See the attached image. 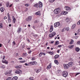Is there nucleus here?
Listing matches in <instances>:
<instances>
[{
	"mask_svg": "<svg viewBox=\"0 0 80 80\" xmlns=\"http://www.w3.org/2000/svg\"><path fill=\"white\" fill-rule=\"evenodd\" d=\"M62 75L64 77H67L68 76V72L67 71L63 72Z\"/></svg>",
	"mask_w": 80,
	"mask_h": 80,
	"instance_id": "obj_1",
	"label": "nucleus"
},
{
	"mask_svg": "<svg viewBox=\"0 0 80 80\" xmlns=\"http://www.w3.org/2000/svg\"><path fill=\"white\" fill-rule=\"evenodd\" d=\"M37 63V62L34 61L33 62H31L28 63V65H36Z\"/></svg>",
	"mask_w": 80,
	"mask_h": 80,
	"instance_id": "obj_2",
	"label": "nucleus"
},
{
	"mask_svg": "<svg viewBox=\"0 0 80 80\" xmlns=\"http://www.w3.org/2000/svg\"><path fill=\"white\" fill-rule=\"evenodd\" d=\"M32 17L31 16H29L26 19V20L27 21H28V22H30V21H31V20H32Z\"/></svg>",
	"mask_w": 80,
	"mask_h": 80,
	"instance_id": "obj_3",
	"label": "nucleus"
},
{
	"mask_svg": "<svg viewBox=\"0 0 80 80\" xmlns=\"http://www.w3.org/2000/svg\"><path fill=\"white\" fill-rule=\"evenodd\" d=\"M55 34H56V33H55V32H53L52 33V34L49 35L50 38H52V37H53V36H54L55 35Z\"/></svg>",
	"mask_w": 80,
	"mask_h": 80,
	"instance_id": "obj_4",
	"label": "nucleus"
},
{
	"mask_svg": "<svg viewBox=\"0 0 80 80\" xmlns=\"http://www.w3.org/2000/svg\"><path fill=\"white\" fill-rule=\"evenodd\" d=\"M64 67L65 68H69V67H70L69 66V65H68V64H64Z\"/></svg>",
	"mask_w": 80,
	"mask_h": 80,
	"instance_id": "obj_5",
	"label": "nucleus"
},
{
	"mask_svg": "<svg viewBox=\"0 0 80 80\" xmlns=\"http://www.w3.org/2000/svg\"><path fill=\"white\" fill-rule=\"evenodd\" d=\"M65 8H66V10L68 11V12H70L71 10V8L69 7L68 6H65Z\"/></svg>",
	"mask_w": 80,
	"mask_h": 80,
	"instance_id": "obj_6",
	"label": "nucleus"
},
{
	"mask_svg": "<svg viewBox=\"0 0 80 80\" xmlns=\"http://www.w3.org/2000/svg\"><path fill=\"white\" fill-rule=\"evenodd\" d=\"M60 23L59 22H57L54 24L55 27H57L60 25Z\"/></svg>",
	"mask_w": 80,
	"mask_h": 80,
	"instance_id": "obj_7",
	"label": "nucleus"
},
{
	"mask_svg": "<svg viewBox=\"0 0 80 80\" xmlns=\"http://www.w3.org/2000/svg\"><path fill=\"white\" fill-rule=\"evenodd\" d=\"M42 6L43 5L42 4V3L41 2H39V7L40 8H42Z\"/></svg>",
	"mask_w": 80,
	"mask_h": 80,
	"instance_id": "obj_8",
	"label": "nucleus"
},
{
	"mask_svg": "<svg viewBox=\"0 0 80 80\" xmlns=\"http://www.w3.org/2000/svg\"><path fill=\"white\" fill-rule=\"evenodd\" d=\"M68 65L69 67H72V66H73V62H69L68 63Z\"/></svg>",
	"mask_w": 80,
	"mask_h": 80,
	"instance_id": "obj_9",
	"label": "nucleus"
},
{
	"mask_svg": "<svg viewBox=\"0 0 80 80\" xmlns=\"http://www.w3.org/2000/svg\"><path fill=\"white\" fill-rule=\"evenodd\" d=\"M3 60H2V63H5L6 62V60H5L4 59H5V56L3 55Z\"/></svg>",
	"mask_w": 80,
	"mask_h": 80,
	"instance_id": "obj_10",
	"label": "nucleus"
},
{
	"mask_svg": "<svg viewBox=\"0 0 80 80\" xmlns=\"http://www.w3.org/2000/svg\"><path fill=\"white\" fill-rule=\"evenodd\" d=\"M52 65V63H50L48 66L47 67V68L48 70H50V68H51V66Z\"/></svg>",
	"mask_w": 80,
	"mask_h": 80,
	"instance_id": "obj_11",
	"label": "nucleus"
},
{
	"mask_svg": "<svg viewBox=\"0 0 80 80\" xmlns=\"http://www.w3.org/2000/svg\"><path fill=\"white\" fill-rule=\"evenodd\" d=\"M20 71L21 72V70H16L15 73H16V74H19V73H20Z\"/></svg>",
	"mask_w": 80,
	"mask_h": 80,
	"instance_id": "obj_12",
	"label": "nucleus"
},
{
	"mask_svg": "<svg viewBox=\"0 0 80 80\" xmlns=\"http://www.w3.org/2000/svg\"><path fill=\"white\" fill-rule=\"evenodd\" d=\"M21 30H22V28H19L17 32L18 33H19L21 32Z\"/></svg>",
	"mask_w": 80,
	"mask_h": 80,
	"instance_id": "obj_13",
	"label": "nucleus"
},
{
	"mask_svg": "<svg viewBox=\"0 0 80 80\" xmlns=\"http://www.w3.org/2000/svg\"><path fill=\"white\" fill-rule=\"evenodd\" d=\"M35 15H41V13L40 11L38 12L35 13Z\"/></svg>",
	"mask_w": 80,
	"mask_h": 80,
	"instance_id": "obj_14",
	"label": "nucleus"
},
{
	"mask_svg": "<svg viewBox=\"0 0 80 80\" xmlns=\"http://www.w3.org/2000/svg\"><path fill=\"white\" fill-rule=\"evenodd\" d=\"M12 18L13 19V23H15V22H16V19L15 18V17L13 16H12Z\"/></svg>",
	"mask_w": 80,
	"mask_h": 80,
	"instance_id": "obj_15",
	"label": "nucleus"
},
{
	"mask_svg": "<svg viewBox=\"0 0 80 80\" xmlns=\"http://www.w3.org/2000/svg\"><path fill=\"white\" fill-rule=\"evenodd\" d=\"M75 50L76 51V52H79V51H80V48L78 47H76L75 48Z\"/></svg>",
	"mask_w": 80,
	"mask_h": 80,
	"instance_id": "obj_16",
	"label": "nucleus"
},
{
	"mask_svg": "<svg viewBox=\"0 0 80 80\" xmlns=\"http://www.w3.org/2000/svg\"><path fill=\"white\" fill-rule=\"evenodd\" d=\"M59 57H60V56L59 55H56L54 56V59H56L57 58H58Z\"/></svg>",
	"mask_w": 80,
	"mask_h": 80,
	"instance_id": "obj_17",
	"label": "nucleus"
},
{
	"mask_svg": "<svg viewBox=\"0 0 80 80\" xmlns=\"http://www.w3.org/2000/svg\"><path fill=\"white\" fill-rule=\"evenodd\" d=\"M53 26L51 25V26L50 32H52V31H53Z\"/></svg>",
	"mask_w": 80,
	"mask_h": 80,
	"instance_id": "obj_18",
	"label": "nucleus"
},
{
	"mask_svg": "<svg viewBox=\"0 0 80 80\" xmlns=\"http://www.w3.org/2000/svg\"><path fill=\"white\" fill-rule=\"evenodd\" d=\"M54 63H55V64H56V65H58L59 64L58 62V60H54Z\"/></svg>",
	"mask_w": 80,
	"mask_h": 80,
	"instance_id": "obj_19",
	"label": "nucleus"
},
{
	"mask_svg": "<svg viewBox=\"0 0 80 80\" xmlns=\"http://www.w3.org/2000/svg\"><path fill=\"white\" fill-rule=\"evenodd\" d=\"M18 79V77L17 76L14 77L12 78V80H17Z\"/></svg>",
	"mask_w": 80,
	"mask_h": 80,
	"instance_id": "obj_20",
	"label": "nucleus"
},
{
	"mask_svg": "<svg viewBox=\"0 0 80 80\" xmlns=\"http://www.w3.org/2000/svg\"><path fill=\"white\" fill-rule=\"evenodd\" d=\"M48 53H49L50 54V55H52L54 53V52H48Z\"/></svg>",
	"mask_w": 80,
	"mask_h": 80,
	"instance_id": "obj_21",
	"label": "nucleus"
},
{
	"mask_svg": "<svg viewBox=\"0 0 80 80\" xmlns=\"http://www.w3.org/2000/svg\"><path fill=\"white\" fill-rule=\"evenodd\" d=\"M61 72H62L61 70H58L56 72V73H57L58 74H60V73H61Z\"/></svg>",
	"mask_w": 80,
	"mask_h": 80,
	"instance_id": "obj_22",
	"label": "nucleus"
},
{
	"mask_svg": "<svg viewBox=\"0 0 80 80\" xmlns=\"http://www.w3.org/2000/svg\"><path fill=\"white\" fill-rule=\"evenodd\" d=\"M54 14H57L58 13H59L58 12L56 9H55L54 10Z\"/></svg>",
	"mask_w": 80,
	"mask_h": 80,
	"instance_id": "obj_23",
	"label": "nucleus"
},
{
	"mask_svg": "<svg viewBox=\"0 0 80 80\" xmlns=\"http://www.w3.org/2000/svg\"><path fill=\"white\" fill-rule=\"evenodd\" d=\"M56 10L58 11V13H60V9H59V8H57Z\"/></svg>",
	"mask_w": 80,
	"mask_h": 80,
	"instance_id": "obj_24",
	"label": "nucleus"
},
{
	"mask_svg": "<svg viewBox=\"0 0 80 80\" xmlns=\"http://www.w3.org/2000/svg\"><path fill=\"white\" fill-rule=\"evenodd\" d=\"M41 71V70L40 69H39L36 70V73H38L39 72H40Z\"/></svg>",
	"mask_w": 80,
	"mask_h": 80,
	"instance_id": "obj_25",
	"label": "nucleus"
},
{
	"mask_svg": "<svg viewBox=\"0 0 80 80\" xmlns=\"http://www.w3.org/2000/svg\"><path fill=\"white\" fill-rule=\"evenodd\" d=\"M74 47V45H70L68 46V48H73Z\"/></svg>",
	"mask_w": 80,
	"mask_h": 80,
	"instance_id": "obj_26",
	"label": "nucleus"
},
{
	"mask_svg": "<svg viewBox=\"0 0 80 80\" xmlns=\"http://www.w3.org/2000/svg\"><path fill=\"white\" fill-rule=\"evenodd\" d=\"M4 10L5 9L3 8H1L0 9V11H1V12H3L4 11Z\"/></svg>",
	"mask_w": 80,
	"mask_h": 80,
	"instance_id": "obj_27",
	"label": "nucleus"
},
{
	"mask_svg": "<svg viewBox=\"0 0 80 80\" xmlns=\"http://www.w3.org/2000/svg\"><path fill=\"white\" fill-rule=\"evenodd\" d=\"M74 42L73 40L72 39L71 42L69 43L70 45H72V44Z\"/></svg>",
	"mask_w": 80,
	"mask_h": 80,
	"instance_id": "obj_28",
	"label": "nucleus"
},
{
	"mask_svg": "<svg viewBox=\"0 0 80 80\" xmlns=\"http://www.w3.org/2000/svg\"><path fill=\"white\" fill-rule=\"evenodd\" d=\"M34 7H36V8H38V4H36L34 5Z\"/></svg>",
	"mask_w": 80,
	"mask_h": 80,
	"instance_id": "obj_29",
	"label": "nucleus"
},
{
	"mask_svg": "<svg viewBox=\"0 0 80 80\" xmlns=\"http://www.w3.org/2000/svg\"><path fill=\"white\" fill-rule=\"evenodd\" d=\"M43 52L40 53V54H39V57H42V55H43Z\"/></svg>",
	"mask_w": 80,
	"mask_h": 80,
	"instance_id": "obj_30",
	"label": "nucleus"
},
{
	"mask_svg": "<svg viewBox=\"0 0 80 80\" xmlns=\"http://www.w3.org/2000/svg\"><path fill=\"white\" fill-rule=\"evenodd\" d=\"M68 13V12L64 11L63 12H62L63 15H66Z\"/></svg>",
	"mask_w": 80,
	"mask_h": 80,
	"instance_id": "obj_31",
	"label": "nucleus"
},
{
	"mask_svg": "<svg viewBox=\"0 0 80 80\" xmlns=\"http://www.w3.org/2000/svg\"><path fill=\"white\" fill-rule=\"evenodd\" d=\"M8 23H11V19H10V18H8Z\"/></svg>",
	"mask_w": 80,
	"mask_h": 80,
	"instance_id": "obj_32",
	"label": "nucleus"
},
{
	"mask_svg": "<svg viewBox=\"0 0 80 80\" xmlns=\"http://www.w3.org/2000/svg\"><path fill=\"white\" fill-rule=\"evenodd\" d=\"M75 26H76V25L75 24H74L72 26V29H73L74 28H75Z\"/></svg>",
	"mask_w": 80,
	"mask_h": 80,
	"instance_id": "obj_33",
	"label": "nucleus"
},
{
	"mask_svg": "<svg viewBox=\"0 0 80 80\" xmlns=\"http://www.w3.org/2000/svg\"><path fill=\"white\" fill-rule=\"evenodd\" d=\"M66 20L67 22H69V21H70V19L68 18H67L66 19Z\"/></svg>",
	"mask_w": 80,
	"mask_h": 80,
	"instance_id": "obj_34",
	"label": "nucleus"
},
{
	"mask_svg": "<svg viewBox=\"0 0 80 80\" xmlns=\"http://www.w3.org/2000/svg\"><path fill=\"white\" fill-rule=\"evenodd\" d=\"M6 5L7 7L9 6V2H7L6 3Z\"/></svg>",
	"mask_w": 80,
	"mask_h": 80,
	"instance_id": "obj_35",
	"label": "nucleus"
},
{
	"mask_svg": "<svg viewBox=\"0 0 80 80\" xmlns=\"http://www.w3.org/2000/svg\"><path fill=\"white\" fill-rule=\"evenodd\" d=\"M49 1L51 3H52V2H53L55 1V0H49Z\"/></svg>",
	"mask_w": 80,
	"mask_h": 80,
	"instance_id": "obj_36",
	"label": "nucleus"
},
{
	"mask_svg": "<svg viewBox=\"0 0 80 80\" xmlns=\"http://www.w3.org/2000/svg\"><path fill=\"white\" fill-rule=\"evenodd\" d=\"M66 30H67V31H69V30H70V29L69 28H67L65 29Z\"/></svg>",
	"mask_w": 80,
	"mask_h": 80,
	"instance_id": "obj_37",
	"label": "nucleus"
},
{
	"mask_svg": "<svg viewBox=\"0 0 80 80\" xmlns=\"http://www.w3.org/2000/svg\"><path fill=\"white\" fill-rule=\"evenodd\" d=\"M6 80H12V78H8Z\"/></svg>",
	"mask_w": 80,
	"mask_h": 80,
	"instance_id": "obj_38",
	"label": "nucleus"
},
{
	"mask_svg": "<svg viewBox=\"0 0 80 80\" xmlns=\"http://www.w3.org/2000/svg\"><path fill=\"white\" fill-rule=\"evenodd\" d=\"M77 45H80V41H78L77 43Z\"/></svg>",
	"mask_w": 80,
	"mask_h": 80,
	"instance_id": "obj_39",
	"label": "nucleus"
},
{
	"mask_svg": "<svg viewBox=\"0 0 80 80\" xmlns=\"http://www.w3.org/2000/svg\"><path fill=\"white\" fill-rule=\"evenodd\" d=\"M79 74H80V72L77 73H76V75H75V76L76 77V76H77V75H79Z\"/></svg>",
	"mask_w": 80,
	"mask_h": 80,
	"instance_id": "obj_40",
	"label": "nucleus"
},
{
	"mask_svg": "<svg viewBox=\"0 0 80 80\" xmlns=\"http://www.w3.org/2000/svg\"><path fill=\"white\" fill-rule=\"evenodd\" d=\"M8 18H10V15L8 14Z\"/></svg>",
	"mask_w": 80,
	"mask_h": 80,
	"instance_id": "obj_41",
	"label": "nucleus"
},
{
	"mask_svg": "<svg viewBox=\"0 0 80 80\" xmlns=\"http://www.w3.org/2000/svg\"><path fill=\"white\" fill-rule=\"evenodd\" d=\"M12 43H13V45H16V43H15V41H14L12 42Z\"/></svg>",
	"mask_w": 80,
	"mask_h": 80,
	"instance_id": "obj_42",
	"label": "nucleus"
},
{
	"mask_svg": "<svg viewBox=\"0 0 80 80\" xmlns=\"http://www.w3.org/2000/svg\"><path fill=\"white\" fill-rule=\"evenodd\" d=\"M0 28H2V27H3V26H2V23H0Z\"/></svg>",
	"mask_w": 80,
	"mask_h": 80,
	"instance_id": "obj_43",
	"label": "nucleus"
},
{
	"mask_svg": "<svg viewBox=\"0 0 80 80\" xmlns=\"http://www.w3.org/2000/svg\"><path fill=\"white\" fill-rule=\"evenodd\" d=\"M5 75H8V71H7L5 73Z\"/></svg>",
	"mask_w": 80,
	"mask_h": 80,
	"instance_id": "obj_44",
	"label": "nucleus"
},
{
	"mask_svg": "<svg viewBox=\"0 0 80 80\" xmlns=\"http://www.w3.org/2000/svg\"><path fill=\"white\" fill-rule=\"evenodd\" d=\"M2 67L3 69L5 68V66L4 65H3L2 66Z\"/></svg>",
	"mask_w": 80,
	"mask_h": 80,
	"instance_id": "obj_45",
	"label": "nucleus"
},
{
	"mask_svg": "<svg viewBox=\"0 0 80 80\" xmlns=\"http://www.w3.org/2000/svg\"><path fill=\"white\" fill-rule=\"evenodd\" d=\"M3 4V2H0V6H2Z\"/></svg>",
	"mask_w": 80,
	"mask_h": 80,
	"instance_id": "obj_46",
	"label": "nucleus"
},
{
	"mask_svg": "<svg viewBox=\"0 0 80 80\" xmlns=\"http://www.w3.org/2000/svg\"><path fill=\"white\" fill-rule=\"evenodd\" d=\"M25 6H26V7H29V5L28 4H25Z\"/></svg>",
	"mask_w": 80,
	"mask_h": 80,
	"instance_id": "obj_47",
	"label": "nucleus"
},
{
	"mask_svg": "<svg viewBox=\"0 0 80 80\" xmlns=\"http://www.w3.org/2000/svg\"><path fill=\"white\" fill-rule=\"evenodd\" d=\"M78 25H80V21H79L77 23Z\"/></svg>",
	"mask_w": 80,
	"mask_h": 80,
	"instance_id": "obj_48",
	"label": "nucleus"
},
{
	"mask_svg": "<svg viewBox=\"0 0 80 80\" xmlns=\"http://www.w3.org/2000/svg\"><path fill=\"white\" fill-rule=\"evenodd\" d=\"M35 58H32V60L33 61V60H35Z\"/></svg>",
	"mask_w": 80,
	"mask_h": 80,
	"instance_id": "obj_49",
	"label": "nucleus"
},
{
	"mask_svg": "<svg viewBox=\"0 0 80 80\" xmlns=\"http://www.w3.org/2000/svg\"><path fill=\"white\" fill-rule=\"evenodd\" d=\"M22 58H18V60H22Z\"/></svg>",
	"mask_w": 80,
	"mask_h": 80,
	"instance_id": "obj_50",
	"label": "nucleus"
},
{
	"mask_svg": "<svg viewBox=\"0 0 80 80\" xmlns=\"http://www.w3.org/2000/svg\"><path fill=\"white\" fill-rule=\"evenodd\" d=\"M21 68V66H18V69L20 68Z\"/></svg>",
	"mask_w": 80,
	"mask_h": 80,
	"instance_id": "obj_51",
	"label": "nucleus"
},
{
	"mask_svg": "<svg viewBox=\"0 0 80 80\" xmlns=\"http://www.w3.org/2000/svg\"><path fill=\"white\" fill-rule=\"evenodd\" d=\"M25 61H20V62L21 63H25Z\"/></svg>",
	"mask_w": 80,
	"mask_h": 80,
	"instance_id": "obj_52",
	"label": "nucleus"
},
{
	"mask_svg": "<svg viewBox=\"0 0 80 80\" xmlns=\"http://www.w3.org/2000/svg\"><path fill=\"white\" fill-rule=\"evenodd\" d=\"M8 74H10L11 73V71H8Z\"/></svg>",
	"mask_w": 80,
	"mask_h": 80,
	"instance_id": "obj_53",
	"label": "nucleus"
},
{
	"mask_svg": "<svg viewBox=\"0 0 80 80\" xmlns=\"http://www.w3.org/2000/svg\"><path fill=\"white\" fill-rule=\"evenodd\" d=\"M25 65H26V66H28V64L26 63L24 64Z\"/></svg>",
	"mask_w": 80,
	"mask_h": 80,
	"instance_id": "obj_54",
	"label": "nucleus"
},
{
	"mask_svg": "<svg viewBox=\"0 0 80 80\" xmlns=\"http://www.w3.org/2000/svg\"><path fill=\"white\" fill-rule=\"evenodd\" d=\"M61 47H62V45H58V47L59 48Z\"/></svg>",
	"mask_w": 80,
	"mask_h": 80,
	"instance_id": "obj_55",
	"label": "nucleus"
},
{
	"mask_svg": "<svg viewBox=\"0 0 80 80\" xmlns=\"http://www.w3.org/2000/svg\"><path fill=\"white\" fill-rule=\"evenodd\" d=\"M58 42H56V45H58Z\"/></svg>",
	"mask_w": 80,
	"mask_h": 80,
	"instance_id": "obj_56",
	"label": "nucleus"
},
{
	"mask_svg": "<svg viewBox=\"0 0 80 80\" xmlns=\"http://www.w3.org/2000/svg\"><path fill=\"white\" fill-rule=\"evenodd\" d=\"M80 29H78V31L77 33H78V34H79V32H80Z\"/></svg>",
	"mask_w": 80,
	"mask_h": 80,
	"instance_id": "obj_57",
	"label": "nucleus"
},
{
	"mask_svg": "<svg viewBox=\"0 0 80 80\" xmlns=\"http://www.w3.org/2000/svg\"><path fill=\"white\" fill-rule=\"evenodd\" d=\"M7 17H5L4 18V20H5V19H7Z\"/></svg>",
	"mask_w": 80,
	"mask_h": 80,
	"instance_id": "obj_58",
	"label": "nucleus"
},
{
	"mask_svg": "<svg viewBox=\"0 0 80 80\" xmlns=\"http://www.w3.org/2000/svg\"><path fill=\"white\" fill-rule=\"evenodd\" d=\"M15 68H17V69H18V66H16L15 67Z\"/></svg>",
	"mask_w": 80,
	"mask_h": 80,
	"instance_id": "obj_59",
	"label": "nucleus"
},
{
	"mask_svg": "<svg viewBox=\"0 0 80 80\" xmlns=\"http://www.w3.org/2000/svg\"><path fill=\"white\" fill-rule=\"evenodd\" d=\"M62 32H64V29H63L62 30Z\"/></svg>",
	"mask_w": 80,
	"mask_h": 80,
	"instance_id": "obj_60",
	"label": "nucleus"
},
{
	"mask_svg": "<svg viewBox=\"0 0 80 80\" xmlns=\"http://www.w3.org/2000/svg\"><path fill=\"white\" fill-rule=\"evenodd\" d=\"M12 4L10 5H9V7H12Z\"/></svg>",
	"mask_w": 80,
	"mask_h": 80,
	"instance_id": "obj_61",
	"label": "nucleus"
},
{
	"mask_svg": "<svg viewBox=\"0 0 80 80\" xmlns=\"http://www.w3.org/2000/svg\"><path fill=\"white\" fill-rule=\"evenodd\" d=\"M27 11H28V8H26V9L25 10V12H27Z\"/></svg>",
	"mask_w": 80,
	"mask_h": 80,
	"instance_id": "obj_62",
	"label": "nucleus"
},
{
	"mask_svg": "<svg viewBox=\"0 0 80 80\" xmlns=\"http://www.w3.org/2000/svg\"><path fill=\"white\" fill-rule=\"evenodd\" d=\"M16 56H18V53H16Z\"/></svg>",
	"mask_w": 80,
	"mask_h": 80,
	"instance_id": "obj_63",
	"label": "nucleus"
},
{
	"mask_svg": "<svg viewBox=\"0 0 80 80\" xmlns=\"http://www.w3.org/2000/svg\"><path fill=\"white\" fill-rule=\"evenodd\" d=\"M5 63H6V64H8V62L7 61Z\"/></svg>",
	"mask_w": 80,
	"mask_h": 80,
	"instance_id": "obj_64",
	"label": "nucleus"
}]
</instances>
